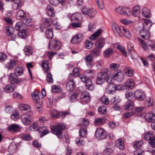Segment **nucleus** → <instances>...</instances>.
Listing matches in <instances>:
<instances>
[{
  "instance_id": "nucleus-41",
  "label": "nucleus",
  "mask_w": 155,
  "mask_h": 155,
  "mask_svg": "<svg viewBox=\"0 0 155 155\" xmlns=\"http://www.w3.org/2000/svg\"><path fill=\"white\" fill-rule=\"evenodd\" d=\"M14 74L17 76L22 75L23 74V68L22 67L18 66L15 69Z\"/></svg>"
},
{
  "instance_id": "nucleus-5",
  "label": "nucleus",
  "mask_w": 155,
  "mask_h": 155,
  "mask_svg": "<svg viewBox=\"0 0 155 155\" xmlns=\"http://www.w3.org/2000/svg\"><path fill=\"white\" fill-rule=\"evenodd\" d=\"M81 12L83 14L87 15L91 18L94 17L96 14V11L93 8H83Z\"/></svg>"
},
{
  "instance_id": "nucleus-23",
  "label": "nucleus",
  "mask_w": 155,
  "mask_h": 155,
  "mask_svg": "<svg viewBox=\"0 0 155 155\" xmlns=\"http://www.w3.org/2000/svg\"><path fill=\"white\" fill-rule=\"evenodd\" d=\"M51 23V19L49 18H46L44 19V22L41 24V26L40 29L41 31H43V30L45 28L50 26Z\"/></svg>"
},
{
  "instance_id": "nucleus-29",
  "label": "nucleus",
  "mask_w": 155,
  "mask_h": 155,
  "mask_svg": "<svg viewBox=\"0 0 155 155\" xmlns=\"http://www.w3.org/2000/svg\"><path fill=\"white\" fill-rule=\"evenodd\" d=\"M124 71L126 76L130 77H132L134 72V70L132 68L127 67L125 68Z\"/></svg>"
},
{
  "instance_id": "nucleus-24",
  "label": "nucleus",
  "mask_w": 155,
  "mask_h": 155,
  "mask_svg": "<svg viewBox=\"0 0 155 155\" xmlns=\"http://www.w3.org/2000/svg\"><path fill=\"white\" fill-rule=\"evenodd\" d=\"M102 32V30L101 29H98L95 33L90 37L89 39L92 41H95L100 35Z\"/></svg>"
},
{
  "instance_id": "nucleus-15",
  "label": "nucleus",
  "mask_w": 155,
  "mask_h": 155,
  "mask_svg": "<svg viewBox=\"0 0 155 155\" xmlns=\"http://www.w3.org/2000/svg\"><path fill=\"white\" fill-rule=\"evenodd\" d=\"M17 76L14 73L10 75V81L11 84H17L21 82V79L18 78Z\"/></svg>"
},
{
  "instance_id": "nucleus-63",
  "label": "nucleus",
  "mask_w": 155,
  "mask_h": 155,
  "mask_svg": "<svg viewBox=\"0 0 155 155\" xmlns=\"http://www.w3.org/2000/svg\"><path fill=\"white\" fill-rule=\"evenodd\" d=\"M23 28V24L21 22H17L15 25V28L17 31L21 29H22Z\"/></svg>"
},
{
  "instance_id": "nucleus-50",
  "label": "nucleus",
  "mask_w": 155,
  "mask_h": 155,
  "mask_svg": "<svg viewBox=\"0 0 155 155\" xmlns=\"http://www.w3.org/2000/svg\"><path fill=\"white\" fill-rule=\"evenodd\" d=\"M89 124V122L88 120L85 119L84 118H83L81 119L79 126H84L86 127Z\"/></svg>"
},
{
  "instance_id": "nucleus-10",
  "label": "nucleus",
  "mask_w": 155,
  "mask_h": 155,
  "mask_svg": "<svg viewBox=\"0 0 155 155\" xmlns=\"http://www.w3.org/2000/svg\"><path fill=\"white\" fill-rule=\"evenodd\" d=\"M95 135L97 138L99 140L104 139L106 137L105 132L101 128H98L97 130Z\"/></svg>"
},
{
  "instance_id": "nucleus-43",
  "label": "nucleus",
  "mask_w": 155,
  "mask_h": 155,
  "mask_svg": "<svg viewBox=\"0 0 155 155\" xmlns=\"http://www.w3.org/2000/svg\"><path fill=\"white\" fill-rule=\"evenodd\" d=\"M30 108L31 107L30 105L25 104H20L18 106L19 109L21 110H27Z\"/></svg>"
},
{
  "instance_id": "nucleus-22",
  "label": "nucleus",
  "mask_w": 155,
  "mask_h": 155,
  "mask_svg": "<svg viewBox=\"0 0 155 155\" xmlns=\"http://www.w3.org/2000/svg\"><path fill=\"white\" fill-rule=\"evenodd\" d=\"M146 120L148 123H151L155 121V114L153 113H147L145 115Z\"/></svg>"
},
{
  "instance_id": "nucleus-26",
  "label": "nucleus",
  "mask_w": 155,
  "mask_h": 155,
  "mask_svg": "<svg viewBox=\"0 0 155 155\" xmlns=\"http://www.w3.org/2000/svg\"><path fill=\"white\" fill-rule=\"evenodd\" d=\"M114 47L119 49L122 53L124 56L126 57L127 55V52L124 47L119 44L116 43L114 45Z\"/></svg>"
},
{
  "instance_id": "nucleus-17",
  "label": "nucleus",
  "mask_w": 155,
  "mask_h": 155,
  "mask_svg": "<svg viewBox=\"0 0 155 155\" xmlns=\"http://www.w3.org/2000/svg\"><path fill=\"white\" fill-rule=\"evenodd\" d=\"M18 64V61L15 59H11L6 64V68L8 69H13Z\"/></svg>"
},
{
  "instance_id": "nucleus-19",
  "label": "nucleus",
  "mask_w": 155,
  "mask_h": 155,
  "mask_svg": "<svg viewBox=\"0 0 155 155\" xmlns=\"http://www.w3.org/2000/svg\"><path fill=\"white\" fill-rule=\"evenodd\" d=\"M81 98L82 99V101L83 102H89L90 101V94L87 91H84L82 93Z\"/></svg>"
},
{
  "instance_id": "nucleus-4",
  "label": "nucleus",
  "mask_w": 155,
  "mask_h": 155,
  "mask_svg": "<svg viewBox=\"0 0 155 155\" xmlns=\"http://www.w3.org/2000/svg\"><path fill=\"white\" fill-rule=\"evenodd\" d=\"M22 122L25 125H29L32 121L31 116L28 113H25L21 116Z\"/></svg>"
},
{
  "instance_id": "nucleus-49",
  "label": "nucleus",
  "mask_w": 155,
  "mask_h": 155,
  "mask_svg": "<svg viewBox=\"0 0 155 155\" xmlns=\"http://www.w3.org/2000/svg\"><path fill=\"white\" fill-rule=\"evenodd\" d=\"M140 10L139 7L138 6H135L134 8L132 14L135 16H137L140 13Z\"/></svg>"
},
{
  "instance_id": "nucleus-53",
  "label": "nucleus",
  "mask_w": 155,
  "mask_h": 155,
  "mask_svg": "<svg viewBox=\"0 0 155 155\" xmlns=\"http://www.w3.org/2000/svg\"><path fill=\"white\" fill-rule=\"evenodd\" d=\"M40 129L43 130L42 132L40 134V137H42L49 133V130L46 127H42Z\"/></svg>"
},
{
  "instance_id": "nucleus-3",
  "label": "nucleus",
  "mask_w": 155,
  "mask_h": 155,
  "mask_svg": "<svg viewBox=\"0 0 155 155\" xmlns=\"http://www.w3.org/2000/svg\"><path fill=\"white\" fill-rule=\"evenodd\" d=\"M61 44V42L59 41L56 39H54L50 41L48 48L52 51L57 50L60 48Z\"/></svg>"
},
{
  "instance_id": "nucleus-39",
  "label": "nucleus",
  "mask_w": 155,
  "mask_h": 155,
  "mask_svg": "<svg viewBox=\"0 0 155 155\" xmlns=\"http://www.w3.org/2000/svg\"><path fill=\"white\" fill-rule=\"evenodd\" d=\"M153 134V132L152 131H150L146 133L143 137L144 139L146 140L150 141L152 137H154L152 136Z\"/></svg>"
},
{
  "instance_id": "nucleus-59",
  "label": "nucleus",
  "mask_w": 155,
  "mask_h": 155,
  "mask_svg": "<svg viewBox=\"0 0 155 155\" xmlns=\"http://www.w3.org/2000/svg\"><path fill=\"white\" fill-rule=\"evenodd\" d=\"M148 45L150 47L152 51H155V42L151 40H149L148 41Z\"/></svg>"
},
{
  "instance_id": "nucleus-47",
  "label": "nucleus",
  "mask_w": 155,
  "mask_h": 155,
  "mask_svg": "<svg viewBox=\"0 0 155 155\" xmlns=\"http://www.w3.org/2000/svg\"><path fill=\"white\" fill-rule=\"evenodd\" d=\"M18 35L21 38H25L27 35L25 29H23L22 30L18 31Z\"/></svg>"
},
{
  "instance_id": "nucleus-46",
  "label": "nucleus",
  "mask_w": 155,
  "mask_h": 155,
  "mask_svg": "<svg viewBox=\"0 0 155 155\" xmlns=\"http://www.w3.org/2000/svg\"><path fill=\"white\" fill-rule=\"evenodd\" d=\"M91 55L94 56H97L100 53V49L96 48L90 51Z\"/></svg>"
},
{
  "instance_id": "nucleus-56",
  "label": "nucleus",
  "mask_w": 155,
  "mask_h": 155,
  "mask_svg": "<svg viewBox=\"0 0 155 155\" xmlns=\"http://www.w3.org/2000/svg\"><path fill=\"white\" fill-rule=\"evenodd\" d=\"M4 90L5 92L7 93L12 92L14 90V87L10 85H7L5 86Z\"/></svg>"
},
{
  "instance_id": "nucleus-20",
  "label": "nucleus",
  "mask_w": 155,
  "mask_h": 155,
  "mask_svg": "<svg viewBox=\"0 0 155 155\" xmlns=\"http://www.w3.org/2000/svg\"><path fill=\"white\" fill-rule=\"evenodd\" d=\"M70 79V80L67 83L66 87L68 91H71L74 90L76 85L72 79Z\"/></svg>"
},
{
  "instance_id": "nucleus-60",
  "label": "nucleus",
  "mask_w": 155,
  "mask_h": 155,
  "mask_svg": "<svg viewBox=\"0 0 155 155\" xmlns=\"http://www.w3.org/2000/svg\"><path fill=\"white\" fill-rule=\"evenodd\" d=\"M87 133V131L83 128H81L79 131V136L80 137H85Z\"/></svg>"
},
{
  "instance_id": "nucleus-55",
  "label": "nucleus",
  "mask_w": 155,
  "mask_h": 155,
  "mask_svg": "<svg viewBox=\"0 0 155 155\" xmlns=\"http://www.w3.org/2000/svg\"><path fill=\"white\" fill-rule=\"evenodd\" d=\"M24 50L25 54L26 55H29L31 54L33 52L31 48L29 47H25Z\"/></svg>"
},
{
  "instance_id": "nucleus-34",
  "label": "nucleus",
  "mask_w": 155,
  "mask_h": 155,
  "mask_svg": "<svg viewBox=\"0 0 155 155\" xmlns=\"http://www.w3.org/2000/svg\"><path fill=\"white\" fill-rule=\"evenodd\" d=\"M143 20L144 21L143 28L149 29L152 25L151 21L149 20L144 19H143Z\"/></svg>"
},
{
  "instance_id": "nucleus-9",
  "label": "nucleus",
  "mask_w": 155,
  "mask_h": 155,
  "mask_svg": "<svg viewBox=\"0 0 155 155\" xmlns=\"http://www.w3.org/2000/svg\"><path fill=\"white\" fill-rule=\"evenodd\" d=\"M69 114L68 111L60 112L59 113L55 110H52L51 114V116L54 117L59 118L62 117V118H64L66 115H68Z\"/></svg>"
},
{
  "instance_id": "nucleus-1",
  "label": "nucleus",
  "mask_w": 155,
  "mask_h": 155,
  "mask_svg": "<svg viewBox=\"0 0 155 155\" xmlns=\"http://www.w3.org/2000/svg\"><path fill=\"white\" fill-rule=\"evenodd\" d=\"M65 126L63 124L58 123L55 125L51 126L50 127L53 133L57 135L59 138H62V131L65 129Z\"/></svg>"
},
{
  "instance_id": "nucleus-31",
  "label": "nucleus",
  "mask_w": 155,
  "mask_h": 155,
  "mask_svg": "<svg viewBox=\"0 0 155 155\" xmlns=\"http://www.w3.org/2000/svg\"><path fill=\"white\" fill-rule=\"evenodd\" d=\"M119 67V64H117L112 63L110 65V69H109L112 73V74L113 75L117 71Z\"/></svg>"
},
{
  "instance_id": "nucleus-28",
  "label": "nucleus",
  "mask_w": 155,
  "mask_h": 155,
  "mask_svg": "<svg viewBox=\"0 0 155 155\" xmlns=\"http://www.w3.org/2000/svg\"><path fill=\"white\" fill-rule=\"evenodd\" d=\"M84 60L85 61L88 67L90 68H91V63L93 60V58L91 55H88L86 56L84 58Z\"/></svg>"
},
{
  "instance_id": "nucleus-21",
  "label": "nucleus",
  "mask_w": 155,
  "mask_h": 155,
  "mask_svg": "<svg viewBox=\"0 0 155 155\" xmlns=\"http://www.w3.org/2000/svg\"><path fill=\"white\" fill-rule=\"evenodd\" d=\"M110 84L106 88V91L108 94H113L115 93L114 84L109 83Z\"/></svg>"
},
{
  "instance_id": "nucleus-13",
  "label": "nucleus",
  "mask_w": 155,
  "mask_h": 155,
  "mask_svg": "<svg viewBox=\"0 0 155 155\" xmlns=\"http://www.w3.org/2000/svg\"><path fill=\"white\" fill-rule=\"evenodd\" d=\"M82 20L81 14L76 12L73 14L71 17V20L72 23L81 22Z\"/></svg>"
},
{
  "instance_id": "nucleus-25",
  "label": "nucleus",
  "mask_w": 155,
  "mask_h": 155,
  "mask_svg": "<svg viewBox=\"0 0 155 155\" xmlns=\"http://www.w3.org/2000/svg\"><path fill=\"white\" fill-rule=\"evenodd\" d=\"M116 145L117 148L121 150H123L124 149V141L122 138H120L116 140Z\"/></svg>"
},
{
  "instance_id": "nucleus-37",
  "label": "nucleus",
  "mask_w": 155,
  "mask_h": 155,
  "mask_svg": "<svg viewBox=\"0 0 155 155\" xmlns=\"http://www.w3.org/2000/svg\"><path fill=\"white\" fill-rule=\"evenodd\" d=\"M85 86L87 89L90 91H92L94 89V86L90 79L87 80L85 83Z\"/></svg>"
},
{
  "instance_id": "nucleus-51",
  "label": "nucleus",
  "mask_w": 155,
  "mask_h": 155,
  "mask_svg": "<svg viewBox=\"0 0 155 155\" xmlns=\"http://www.w3.org/2000/svg\"><path fill=\"white\" fill-rule=\"evenodd\" d=\"M46 36L48 39L52 38L53 36L52 29V28L48 29L46 31Z\"/></svg>"
},
{
  "instance_id": "nucleus-12",
  "label": "nucleus",
  "mask_w": 155,
  "mask_h": 155,
  "mask_svg": "<svg viewBox=\"0 0 155 155\" xmlns=\"http://www.w3.org/2000/svg\"><path fill=\"white\" fill-rule=\"evenodd\" d=\"M134 96L136 99L140 101H142L145 98V94L142 90L138 89L134 93Z\"/></svg>"
},
{
  "instance_id": "nucleus-64",
  "label": "nucleus",
  "mask_w": 155,
  "mask_h": 155,
  "mask_svg": "<svg viewBox=\"0 0 155 155\" xmlns=\"http://www.w3.org/2000/svg\"><path fill=\"white\" fill-rule=\"evenodd\" d=\"M85 46L87 48L90 49L93 47V44L92 41L87 40L85 41Z\"/></svg>"
},
{
  "instance_id": "nucleus-38",
  "label": "nucleus",
  "mask_w": 155,
  "mask_h": 155,
  "mask_svg": "<svg viewBox=\"0 0 155 155\" xmlns=\"http://www.w3.org/2000/svg\"><path fill=\"white\" fill-rule=\"evenodd\" d=\"M113 50L112 48H108L106 49L104 52V55L106 58H109L112 54Z\"/></svg>"
},
{
  "instance_id": "nucleus-16",
  "label": "nucleus",
  "mask_w": 155,
  "mask_h": 155,
  "mask_svg": "<svg viewBox=\"0 0 155 155\" xmlns=\"http://www.w3.org/2000/svg\"><path fill=\"white\" fill-rule=\"evenodd\" d=\"M124 74L122 71L117 72L113 75V78L119 82H121L124 80Z\"/></svg>"
},
{
  "instance_id": "nucleus-57",
  "label": "nucleus",
  "mask_w": 155,
  "mask_h": 155,
  "mask_svg": "<svg viewBox=\"0 0 155 155\" xmlns=\"http://www.w3.org/2000/svg\"><path fill=\"white\" fill-rule=\"evenodd\" d=\"M104 120L101 118H98L95 119L94 124L96 125H101L104 124Z\"/></svg>"
},
{
  "instance_id": "nucleus-54",
  "label": "nucleus",
  "mask_w": 155,
  "mask_h": 155,
  "mask_svg": "<svg viewBox=\"0 0 155 155\" xmlns=\"http://www.w3.org/2000/svg\"><path fill=\"white\" fill-rule=\"evenodd\" d=\"M47 74L46 80L47 82L49 84H52L53 82V79L51 74L50 73L49 71Z\"/></svg>"
},
{
  "instance_id": "nucleus-32",
  "label": "nucleus",
  "mask_w": 155,
  "mask_h": 155,
  "mask_svg": "<svg viewBox=\"0 0 155 155\" xmlns=\"http://www.w3.org/2000/svg\"><path fill=\"white\" fill-rule=\"evenodd\" d=\"M47 9L48 11V16L51 17H54L55 15V13L52 6L50 5H48Z\"/></svg>"
},
{
  "instance_id": "nucleus-14",
  "label": "nucleus",
  "mask_w": 155,
  "mask_h": 155,
  "mask_svg": "<svg viewBox=\"0 0 155 155\" xmlns=\"http://www.w3.org/2000/svg\"><path fill=\"white\" fill-rule=\"evenodd\" d=\"M148 30L147 29L143 28L139 32L140 36L146 40L149 39L150 37V34Z\"/></svg>"
},
{
  "instance_id": "nucleus-6",
  "label": "nucleus",
  "mask_w": 155,
  "mask_h": 155,
  "mask_svg": "<svg viewBox=\"0 0 155 155\" xmlns=\"http://www.w3.org/2000/svg\"><path fill=\"white\" fill-rule=\"evenodd\" d=\"M84 36L82 33H78L74 35L72 38L71 42L74 44H77L81 42L83 40Z\"/></svg>"
},
{
  "instance_id": "nucleus-61",
  "label": "nucleus",
  "mask_w": 155,
  "mask_h": 155,
  "mask_svg": "<svg viewBox=\"0 0 155 155\" xmlns=\"http://www.w3.org/2000/svg\"><path fill=\"white\" fill-rule=\"evenodd\" d=\"M16 146L14 144H11L8 148V151L10 152H13L15 151Z\"/></svg>"
},
{
  "instance_id": "nucleus-30",
  "label": "nucleus",
  "mask_w": 155,
  "mask_h": 155,
  "mask_svg": "<svg viewBox=\"0 0 155 155\" xmlns=\"http://www.w3.org/2000/svg\"><path fill=\"white\" fill-rule=\"evenodd\" d=\"M16 16L18 19L21 20L26 18V15L23 10H20L18 11Z\"/></svg>"
},
{
  "instance_id": "nucleus-8",
  "label": "nucleus",
  "mask_w": 155,
  "mask_h": 155,
  "mask_svg": "<svg viewBox=\"0 0 155 155\" xmlns=\"http://www.w3.org/2000/svg\"><path fill=\"white\" fill-rule=\"evenodd\" d=\"M116 11L119 14L129 16L131 14L130 9L125 7L119 6L116 8Z\"/></svg>"
},
{
  "instance_id": "nucleus-62",
  "label": "nucleus",
  "mask_w": 155,
  "mask_h": 155,
  "mask_svg": "<svg viewBox=\"0 0 155 155\" xmlns=\"http://www.w3.org/2000/svg\"><path fill=\"white\" fill-rule=\"evenodd\" d=\"M11 117L12 119L15 120L19 117V115L18 114V111L16 110L11 115Z\"/></svg>"
},
{
  "instance_id": "nucleus-27",
  "label": "nucleus",
  "mask_w": 155,
  "mask_h": 155,
  "mask_svg": "<svg viewBox=\"0 0 155 155\" xmlns=\"http://www.w3.org/2000/svg\"><path fill=\"white\" fill-rule=\"evenodd\" d=\"M42 67L45 73L48 74L49 71V67L48 61L46 60H44L42 62Z\"/></svg>"
},
{
  "instance_id": "nucleus-44",
  "label": "nucleus",
  "mask_w": 155,
  "mask_h": 155,
  "mask_svg": "<svg viewBox=\"0 0 155 155\" xmlns=\"http://www.w3.org/2000/svg\"><path fill=\"white\" fill-rule=\"evenodd\" d=\"M122 35L128 39L130 38L131 36V34L129 31L125 29L124 27V29L122 31V35Z\"/></svg>"
},
{
  "instance_id": "nucleus-11",
  "label": "nucleus",
  "mask_w": 155,
  "mask_h": 155,
  "mask_svg": "<svg viewBox=\"0 0 155 155\" xmlns=\"http://www.w3.org/2000/svg\"><path fill=\"white\" fill-rule=\"evenodd\" d=\"M21 128L19 125L16 124H12L9 125L7 127L8 130L13 133L20 131Z\"/></svg>"
},
{
  "instance_id": "nucleus-48",
  "label": "nucleus",
  "mask_w": 155,
  "mask_h": 155,
  "mask_svg": "<svg viewBox=\"0 0 155 155\" xmlns=\"http://www.w3.org/2000/svg\"><path fill=\"white\" fill-rule=\"evenodd\" d=\"M21 137L24 140L29 141L32 139L31 135L27 134H22L21 135Z\"/></svg>"
},
{
  "instance_id": "nucleus-45",
  "label": "nucleus",
  "mask_w": 155,
  "mask_h": 155,
  "mask_svg": "<svg viewBox=\"0 0 155 155\" xmlns=\"http://www.w3.org/2000/svg\"><path fill=\"white\" fill-rule=\"evenodd\" d=\"M126 86L128 88H132L134 86V83L133 80L131 79H129L126 82Z\"/></svg>"
},
{
  "instance_id": "nucleus-2",
  "label": "nucleus",
  "mask_w": 155,
  "mask_h": 155,
  "mask_svg": "<svg viewBox=\"0 0 155 155\" xmlns=\"http://www.w3.org/2000/svg\"><path fill=\"white\" fill-rule=\"evenodd\" d=\"M100 73L106 79V81L107 83H111L112 78H113V74L110 70L106 68H104Z\"/></svg>"
},
{
  "instance_id": "nucleus-42",
  "label": "nucleus",
  "mask_w": 155,
  "mask_h": 155,
  "mask_svg": "<svg viewBox=\"0 0 155 155\" xmlns=\"http://www.w3.org/2000/svg\"><path fill=\"white\" fill-rule=\"evenodd\" d=\"M133 107V102L131 100H128L125 103L124 108L125 109L129 110L132 109Z\"/></svg>"
},
{
  "instance_id": "nucleus-35",
  "label": "nucleus",
  "mask_w": 155,
  "mask_h": 155,
  "mask_svg": "<svg viewBox=\"0 0 155 155\" xmlns=\"http://www.w3.org/2000/svg\"><path fill=\"white\" fill-rule=\"evenodd\" d=\"M106 79L100 73L98 74L96 78V83L98 84H101L105 81Z\"/></svg>"
},
{
  "instance_id": "nucleus-7",
  "label": "nucleus",
  "mask_w": 155,
  "mask_h": 155,
  "mask_svg": "<svg viewBox=\"0 0 155 155\" xmlns=\"http://www.w3.org/2000/svg\"><path fill=\"white\" fill-rule=\"evenodd\" d=\"M123 26H120L116 23L114 22L112 25V29L114 34L120 36L122 35L123 30L124 29Z\"/></svg>"
},
{
  "instance_id": "nucleus-58",
  "label": "nucleus",
  "mask_w": 155,
  "mask_h": 155,
  "mask_svg": "<svg viewBox=\"0 0 155 155\" xmlns=\"http://www.w3.org/2000/svg\"><path fill=\"white\" fill-rule=\"evenodd\" d=\"M143 144V141L140 140L134 142V143L133 147L135 148H140Z\"/></svg>"
},
{
  "instance_id": "nucleus-40",
  "label": "nucleus",
  "mask_w": 155,
  "mask_h": 155,
  "mask_svg": "<svg viewBox=\"0 0 155 155\" xmlns=\"http://www.w3.org/2000/svg\"><path fill=\"white\" fill-rule=\"evenodd\" d=\"M142 13L143 15L146 18H149L150 17V10L147 8H144L142 9Z\"/></svg>"
},
{
  "instance_id": "nucleus-52",
  "label": "nucleus",
  "mask_w": 155,
  "mask_h": 155,
  "mask_svg": "<svg viewBox=\"0 0 155 155\" xmlns=\"http://www.w3.org/2000/svg\"><path fill=\"white\" fill-rule=\"evenodd\" d=\"M138 39L140 41V43L142 48L145 50H147L148 47L146 42L140 38H138Z\"/></svg>"
},
{
  "instance_id": "nucleus-18",
  "label": "nucleus",
  "mask_w": 155,
  "mask_h": 155,
  "mask_svg": "<svg viewBox=\"0 0 155 155\" xmlns=\"http://www.w3.org/2000/svg\"><path fill=\"white\" fill-rule=\"evenodd\" d=\"M105 45V41L104 38H99L96 41L95 46L96 48L101 49Z\"/></svg>"
},
{
  "instance_id": "nucleus-33",
  "label": "nucleus",
  "mask_w": 155,
  "mask_h": 155,
  "mask_svg": "<svg viewBox=\"0 0 155 155\" xmlns=\"http://www.w3.org/2000/svg\"><path fill=\"white\" fill-rule=\"evenodd\" d=\"M12 3V7L15 10L20 8L22 5L21 2L20 0H15Z\"/></svg>"
},
{
  "instance_id": "nucleus-36",
  "label": "nucleus",
  "mask_w": 155,
  "mask_h": 155,
  "mask_svg": "<svg viewBox=\"0 0 155 155\" xmlns=\"http://www.w3.org/2000/svg\"><path fill=\"white\" fill-rule=\"evenodd\" d=\"M79 75V69L77 68H75L73 69L72 74H69V79H73L74 77L78 76Z\"/></svg>"
}]
</instances>
